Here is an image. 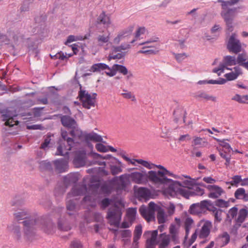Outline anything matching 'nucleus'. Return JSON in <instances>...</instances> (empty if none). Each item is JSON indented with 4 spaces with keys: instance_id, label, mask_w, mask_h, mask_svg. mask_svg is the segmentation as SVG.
<instances>
[{
    "instance_id": "1",
    "label": "nucleus",
    "mask_w": 248,
    "mask_h": 248,
    "mask_svg": "<svg viewBox=\"0 0 248 248\" xmlns=\"http://www.w3.org/2000/svg\"><path fill=\"white\" fill-rule=\"evenodd\" d=\"M188 180H186L180 182L177 181L171 182L168 186V187L163 190L165 194L174 197L181 195L185 198H188L190 196V192L188 189H191L192 187L195 184L196 180L191 179L188 176H184Z\"/></svg>"
},
{
    "instance_id": "2",
    "label": "nucleus",
    "mask_w": 248,
    "mask_h": 248,
    "mask_svg": "<svg viewBox=\"0 0 248 248\" xmlns=\"http://www.w3.org/2000/svg\"><path fill=\"white\" fill-rule=\"evenodd\" d=\"M134 31V26H129L127 28L120 31L117 35L113 38V42L114 44L118 45L121 42H124L122 44L114 48L115 52L121 51V50H125L131 47V37Z\"/></svg>"
},
{
    "instance_id": "3",
    "label": "nucleus",
    "mask_w": 248,
    "mask_h": 248,
    "mask_svg": "<svg viewBox=\"0 0 248 248\" xmlns=\"http://www.w3.org/2000/svg\"><path fill=\"white\" fill-rule=\"evenodd\" d=\"M87 191L85 185H75L72 188L71 191L67 194L66 199V207L69 211H74L75 203L74 201L77 200L78 196L83 195Z\"/></svg>"
},
{
    "instance_id": "4",
    "label": "nucleus",
    "mask_w": 248,
    "mask_h": 248,
    "mask_svg": "<svg viewBox=\"0 0 248 248\" xmlns=\"http://www.w3.org/2000/svg\"><path fill=\"white\" fill-rule=\"evenodd\" d=\"M62 140H60L59 146L57 148V155H65L68 154L69 151L71 150L74 143L73 139L67 137L68 133L66 131L62 130Z\"/></svg>"
},
{
    "instance_id": "5",
    "label": "nucleus",
    "mask_w": 248,
    "mask_h": 248,
    "mask_svg": "<svg viewBox=\"0 0 248 248\" xmlns=\"http://www.w3.org/2000/svg\"><path fill=\"white\" fill-rule=\"evenodd\" d=\"M61 120L64 126L72 129L70 135L73 138H79L81 136L82 131L77 127V122L73 118L68 116H62Z\"/></svg>"
},
{
    "instance_id": "6",
    "label": "nucleus",
    "mask_w": 248,
    "mask_h": 248,
    "mask_svg": "<svg viewBox=\"0 0 248 248\" xmlns=\"http://www.w3.org/2000/svg\"><path fill=\"white\" fill-rule=\"evenodd\" d=\"M237 64L236 58L235 56L227 55L223 57L222 62L218 68L213 69V72L217 73L218 76L224 72L225 69L232 71L231 66H234Z\"/></svg>"
},
{
    "instance_id": "7",
    "label": "nucleus",
    "mask_w": 248,
    "mask_h": 248,
    "mask_svg": "<svg viewBox=\"0 0 248 248\" xmlns=\"http://www.w3.org/2000/svg\"><path fill=\"white\" fill-rule=\"evenodd\" d=\"M158 205L153 202L148 204V206L142 205L139 209V212L142 217L147 222H150L155 218V212L157 209Z\"/></svg>"
},
{
    "instance_id": "8",
    "label": "nucleus",
    "mask_w": 248,
    "mask_h": 248,
    "mask_svg": "<svg viewBox=\"0 0 248 248\" xmlns=\"http://www.w3.org/2000/svg\"><path fill=\"white\" fill-rule=\"evenodd\" d=\"M227 48L230 52L238 54L242 50V43L235 33H232L226 41Z\"/></svg>"
},
{
    "instance_id": "9",
    "label": "nucleus",
    "mask_w": 248,
    "mask_h": 248,
    "mask_svg": "<svg viewBox=\"0 0 248 248\" xmlns=\"http://www.w3.org/2000/svg\"><path fill=\"white\" fill-rule=\"evenodd\" d=\"M150 181L156 185H167L170 183L171 180L168 179L165 175L158 174V172L150 170L147 172V182Z\"/></svg>"
},
{
    "instance_id": "10",
    "label": "nucleus",
    "mask_w": 248,
    "mask_h": 248,
    "mask_svg": "<svg viewBox=\"0 0 248 248\" xmlns=\"http://www.w3.org/2000/svg\"><path fill=\"white\" fill-rule=\"evenodd\" d=\"M122 212L117 206L110 207L108 212L107 218L111 225L118 227L121 220Z\"/></svg>"
},
{
    "instance_id": "11",
    "label": "nucleus",
    "mask_w": 248,
    "mask_h": 248,
    "mask_svg": "<svg viewBox=\"0 0 248 248\" xmlns=\"http://www.w3.org/2000/svg\"><path fill=\"white\" fill-rule=\"evenodd\" d=\"M7 36L9 38V40L12 39L15 42H17L27 38L28 36V34H26L25 29L12 28L7 31Z\"/></svg>"
},
{
    "instance_id": "12",
    "label": "nucleus",
    "mask_w": 248,
    "mask_h": 248,
    "mask_svg": "<svg viewBox=\"0 0 248 248\" xmlns=\"http://www.w3.org/2000/svg\"><path fill=\"white\" fill-rule=\"evenodd\" d=\"M128 181V175L124 174L119 177H114L109 181V183L114 186L117 190H119L125 189Z\"/></svg>"
},
{
    "instance_id": "13",
    "label": "nucleus",
    "mask_w": 248,
    "mask_h": 248,
    "mask_svg": "<svg viewBox=\"0 0 248 248\" xmlns=\"http://www.w3.org/2000/svg\"><path fill=\"white\" fill-rule=\"evenodd\" d=\"M78 96L84 108L90 109L94 106L95 96H92L85 91H80Z\"/></svg>"
},
{
    "instance_id": "14",
    "label": "nucleus",
    "mask_w": 248,
    "mask_h": 248,
    "mask_svg": "<svg viewBox=\"0 0 248 248\" xmlns=\"http://www.w3.org/2000/svg\"><path fill=\"white\" fill-rule=\"evenodd\" d=\"M158 231L154 230L152 231H146L143 236L146 238L145 248H155L157 244V236Z\"/></svg>"
},
{
    "instance_id": "15",
    "label": "nucleus",
    "mask_w": 248,
    "mask_h": 248,
    "mask_svg": "<svg viewBox=\"0 0 248 248\" xmlns=\"http://www.w3.org/2000/svg\"><path fill=\"white\" fill-rule=\"evenodd\" d=\"M202 186L208 190V196L212 199H217L225 193L223 189L217 185H203Z\"/></svg>"
},
{
    "instance_id": "16",
    "label": "nucleus",
    "mask_w": 248,
    "mask_h": 248,
    "mask_svg": "<svg viewBox=\"0 0 248 248\" xmlns=\"http://www.w3.org/2000/svg\"><path fill=\"white\" fill-rule=\"evenodd\" d=\"M132 181L137 184H146L147 183V173L145 171H136L128 174Z\"/></svg>"
},
{
    "instance_id": "17",
    "label": "nucleus",
    "mask_w": 248,
    "mask_h": 248,
    "mask_svg": "<svg viewBox=\"0 0 248 248\" xmlns=\"http://www.w3.org/2000/svg\"><path fill=\"white\" fill-rule=\"evenodd\" d=\"M118 155L120 156H121L124 160L127 161L128 162H129V163L133 165H136L135 162H137L140 164L142 165L143 166L148 169H153V166H155L154 164L145 160H143L141 159H131L125 155V152L124 151L121 152L120 153H119Z\"/></svg>"
},
{
    "instance_id": "18",
    "label": "nucleus",
    "mask_w": 248,
    "mask_h": 248,
    "mask_svg": "<svg viewBox=\"0 0 248 248\" xmlns=\"http://www.w3.org/2000/svg\"><path fill=\"white\" fill-rule=\"evenodd\" d=\"M135 194L137 198L140 201H146L152 197L150 189L145 187H140L135 190Z\"/></svg>"
},
{
    "instance_id": "19",
    "label": "nucleus",
    "mask_w": 248,
    "mask_h": 248,
    "mask_svg": "<svg viewBox=\"0 0 248 248\" xmlns=\"http://www.w3.org/2000/svg\"><path fill=\"white\" fill-rule=\"evenodd\" d=\"M25 235L27 239H30V236L33 235L34 230L36 228V221L34 219H27L23 222Z\"/></svg>"
},
{
    "instance_id": "20",
    "label": "nucleus",
    "mask_w": 248,
    "mask_h": 248,
    "mask_svg": "<svg viewBox=\"0 0 248 248\" xmlns=\"http://www.w3.org/2000/svg\"><path fill=\"white\" fill-rule=\"evenodd\" d=\"M87 155L84 150L77 152L76 156L74 159V164L77 167L84 166L87 164Z\"/></svg>"
},
{
    "instance_id": "21",
    "label": "nucleus",
    "mask_w": 248,
    "mask_h": 248,
    "mask_svg": "<svg viewBox=\"0 0 248 248\" xmlns=\"http://www.w3.org/2000/svg\"><path fill=\"white\" fill-rule=\"evenodd\" d=\"M201 223L202 225L199 233V237L201 239L206 238L210 233L212 223L209 220L202 221Z\"/></svg>"
},
{
    "instance_id": "22",
    "label": "nucleus",
    "mask_w": 248,
    "mask_h": 248,
    "mask_svg": "<svg viewBox=\"0 0 248 248\" xmlns=\"http://www.w3.org/2000/svg\"><path fill=\"white\" fill-rule=\"evenodd\" d=\"M171 241V237L169 234L165 233L160 234L157 240L158 248H168Z\"/></svg>"
},
{
    "instance_id": "23",
    "label": "nucleus",
    "mask_w": 248,
    "mask_h": 248,
    "mask_svg": "<svg viewBox=\"0 0 248 248\" xmlns=\"http://www.w3.org/2000/svg\"><path fill=\"white\" fill-rule=\"evenodd\" d=\"M110 34L104 32L98 34L95 39V44L99 47L107 45L109 43Z\"/></svg>"
},
{
    "instance_id": "24",
    "label": "nucleus",
    "mask_w": 248,
    "mask_h": 248,
    "mask_svg": "<svg viewBox=\"0 0 248 248\" xmlns=\"http://www.w3.org/2000/svg\"><path fill=\"white\" fill-rule=\"evenodd\" d=\"M96 24L98 25H103L107 28L109 27L111 22L109 16L106 14L105 12H102L96 19Z\"/></svg>"
},
{
    "instance_id": "25",
    "label": "nucleus",
    "mask_w": 248,
    "mask_h": 248,
    "mask_svg": "<svg viewBox=\"0 0 248 248\" xmlns=\"http://www.w3.org/2000/svg\"><path fill=\"white\" fill-rule=\"evenodd\" d=\"M233 69V71H231L224 75V76L227 81L234 80L243 74L241 68L238 66L234 67Z\"/></svg>"
},
{
    "instance_id": "26",
    "label": "nucleus",
    "mask_w": 248,
    "mask_h": 248,
    "mask_svg": "<svg viewBox=\"0 0 248 248\" xmlns=\"http://www.w3.org/2000/svg\"><path fill=\"white\" fill-rule=\"evenodd\" d=\"M115 236L120 235L122 238H123V241L124 244H126L127 243L129 242L130 241V237H131V232L129 230H124L118 231L117 230H112Z\"/></svg>"
},
{
    "instance_id": "27",
    "label": "nucleus",
    "mask_w": 248,
    "mask_h": 248,
    "mask_svg": "<svg viewBox=\"0 0 248 248\" xmlns=\"http://www.w3.org/2000/svg\"><path fill=\"white\" fill-rule=\"evenodd\" d=\"M54 164L56 170L59 173L64 172L68 169V161L65 159L56 160Z\"/></svg>"
},
{
    "instance_id": "28",
    "label": "nucleus",
    "mask_w": 248,
    "mask_h": 248,
    "mask_svg": "<svg viewBox=\"0 0 248 248\" xmlns=\"http://www.w3.org/2000/svg\"><path fill=\"white\" fill-rule=\"evenodd\" d=\"M237 13L236 8H234L229 9L226 12H222L221 15L226 22L230 23V20L232 21L233 18L236 16Z\"/></svg>"
},
{
    "instance_id": "29",
    "label": "nucleus",
    "mask_w": 248,
    "mask_h": 248,
    "mask_svg": "<svg viewBox=\"0 0 248 248\" xmlns=\"http://www.w3.org/2000/svg\"><path fill=\"white\" fill-rule=\"evenodd\" d=\"M237 64L248 70V55L246 52L239 54L236 58Z\"/></svg>"
},
{
    "instance_id": "30",
    "label": "nucleus",
    "mask_w": 248,
    "mask_h": 248,
    "mask_svg": "<svg viewBox=\"0 0 248 248\" xmlns=\"http://www.w3.org/2000/svg\"><path fill=\"white\" fill-rule=\"evenodd\" d=\"M210 212H212V215L214 217V223L217 224L220 222L222 219L223 213L222 210L215 207H212Z\"/></svg>"
},
{
    "instance_id": "31",
    "label": "nucleus",
    "mask_w": 248,
    "mask_h": 248,
    "mask_svg": "<svg viewBox=\"0 0 248 248\" xmlns=\"http://www.w3.org/2000/svg\"><path fill=\"white\" fill-rule=\"evenodd\" d=\"M237 214L238 217L235 218V221L240 226L248 217V210L245 208L241 209Z\"/></svg>"
},
{
    "instance_id": "32",
    "label": "nucleus",
    "mask_w": 248,
    "mask_h": 248,
    "mask_svg": "<svg viewBox=\"0 0 248 248\" xmlns=\"http://www.w3.org/2000/svg\"><path fill=\"white\" fill-rule=\"evenodd\" d=\"M1 119L3 121H5V125L6 126H13L14 125H17L18 123V121H15L12 116L8 113H2Z\"/></svg>"
},
{
    "instance_id": "33",
    "label": "nucleus",
    "mask_w": 248,
    "mask_h": 248,
    "mask_svg": "<svg viewBox=\"0 0 248 248\" xmlns=\"http://www.w3.org/2000/svg\"><path fill=\"white\" fill-rule=\"evenodd\" d=\"M79 179V174L77 173H70L65 176L64 182L66 185L76 183Z\"/></svg>"
},
{
    "instance_id": "34",
    "label": "nucleus",
    "mask_w": 248,
    "mask_h": 248,
    "mask_svg": "<svg viewBox=\"0 0 248 248\" xmlns=\"http://www.w3.org/2000/svg\"><path fill=\"white\" fill-rule=\"evenodd\" d=\"M95 148L99 152H107L110 151L112 152H116V149L110 146H105L102 143H98L95 145Z\"/></svg>"
},
{
    "instance_id": "35",
    "label": "nucleus",
    "mask_w": 248,
    "mask_h": 248,
    "mask_svg": "<svg viewBox=\"0 0 248 248\" xmlns=\"http://www.w3.org/2000/svg\"><path fill=\"white\" fill-rule=\"evenodd\" d=\"M114 68L116 71V72L118 71L119 73L124 75H126L128 74L127 76V78L128 79L133 77L132 74L131 73H128L127 68L124 66L116 64H114Z\"/></svg>"
},
{
    "instance_id": "36",
    "label": "nucleus",
    "mask_w": 248,
    "mask_h": 248,
    "mask_svg": "<svg viewBox=\"0 0 248 248\" xmlns=\"http://www.w3.org/2000/svg\"><path fill=\"white\" fill-rule=\"evenodd\" d=\"M194 224L193 220L189 217H186L184 221V227L186 231L185 237L187 238L189 235V231Z\"/></svg>"
},
{
    "instance_id": "37",
    "label": "nucleus",
    "mask_w": 248,
    "mask_h": 248,
    "mask_svg": "<svg viewBox=\"0 0 248 248\" xmlns=\"http://www.w3.org/2000/svg\"><path fill=\"white\" fill-rule=\"evenodd\" d=\"M85 138L87 140H91L94 142H101L103 139L102 137L96 133H91L86 134Z\"/></svg>"
},
{
    "instance_id": "38",
    "label": "nucleus",
    "mask_w": 248,
    "mask_h": 248,
    "mask_svg": "<svg viewBox=\"0 0 248 248\" xmlns=\"http://www.w3.org/2000/svg\"><path fill=\"white\" fill-rule=\"evenodd\" d=\"M14 216L15 219L19 221L22 219H27L28 217L29 214L27 211L20 209L18 211L14 214Z\"/></svg>"
},
{
    "instance_id": "39",
    "label": "nucleus",
    "mask_w": 248,
    "mask_h": 248,
    "mask_svg": "<svg viewBox=\"0 0 248 248\" xmlns=\"http://www.w3.org/2000/svg\"><path fill=\"white\" fill-rule=\"evenodd\" d=\"M240 0H217V2L221 3V6L224 10H226L228 7L238 2Z\"/></svg>"
},
{
    "instance_id": "40",
    "label": "nucleus",
    "mask_w": 248,
    "mask_h": 248,
    "mask_svg": "<svg viewBox=\"0 0 248 248\" xmlns=\"http://www.w3.org/2000/svg\"><path fill=\"white\" fill-rule=\"evenodd\" d=\"M232 100L240 104H248V95H240L239 94H236L232 98Z\"/></svg>"
},
{
    "instance_id": "41",
    "label": "nucleus",
    "mask_w": 248,
    "mask_h": 248,
    "mask_svg": "<svg viewBox=\"0 0 248 248\" xmlns=\"http://www.w3.org/2000/svg\"><path fill=\"white\" fill-rule=\"evenodd\" d=\"M137 210L135 208H129L126 210V217L128 221L133 222L135 218Z\"/></svg>"
},
{
    "instance_id": "42",
    "label": "nucleus",
    "mask_w": 248,
    "mask_h": 248,
    "mask_svg": "<svg viewBox=\"0 0 248 248\" xmlns=\"http://www.w3.org/2000/svg\"><path fill=\"white\" fill-rule=\"evenodd\" d=\"M108 68V65L103 63H98L93 64L90 69V71L93 72H100L102 70L106 69Z\"/></svg>"
},
{
    "instance_id": "43",
    "label": "nucleus",
    "mask_w": 248,
    "mask_h": 248,
    "mask_svg": "<svg viewBox=\"0 0 248 248\" xmlns=\"http://www.w3.org/2000/svg\"><path fill=\"white\" fill-rule=\"evenodd\" d=\"M156 211H157V219L158 220V223L159 224L163 223L165 222V213L163 209H162L160 206L158 205L157 209Z\"/></svg>"
},
{
    "instance_id": "44",
    "label": "nucleus",
    "mask_w": 248,
    "mask_h": 248,
    "mask_svg": "<svg viewBox=\"0 0 248 248\" xmlns=\"http://www.w3.org/2000/svg\"><path fill=\"white\" fill-rule=\"evenodd\" d=\"M189 211L191 214L193 215H199L202 212L199 203L192 204L189 208Z\"/></svg>"
},
{
    "instance_id": "45",
    "label": "nucleus",
    "mask_w": 248,
    "mask_h": 248,
    "mask_svg": "<svg viewBox=\"0 0 248 248\" xmlns=\"http://www.w3.org/2000/svg\"><path fill=\"white\" fill-rule=\"evenodd\" d=\"M146 29L144 27H139L136 31L134 38L130 41L131 43H134L136 41L140 39V35L144 34Z\"/></svg>"
},
{
    "instance_id": "46",
    "label": "nucleus",
    "mask_w": 248,
    "mask_h": 248,
    "mask_svg": "<svg viewBox=\"0 0 248 248\" xmlns=\"http://www.w3.org/2000/svg\"><path fill=\"white\" fill-rule=\"evenodd\" d=\"M117 162L120 165V166H118L116 165H111L110 166L111 173L113 175H117L122 172L123 171L122 168V162L119 160H117Z\"/></svg>"
},
{
    "instance_id": "47",
    "label": "nucleus",
    "mask_w": 248,
    "mask_h": 248,
    "mask_svg": "<svg viewBox=\"0 0 248 248\" xmlns=\"http://www.w3.org/2000/svg\"><path fill=\"white\" fill-rule=\"evenodd\" d=\"M196 98H200L206 101L211 100L213 102L216 101V97L213 96L209 95L204 92H200L196 95Z\"/></svg>"
},
{
    "instance_id": "48",
    "label": "nucleus",
    "mask_w": 248,
    "mask_h": 248,
    "mask_svg": "<svg viewBox=\"0 0 248 248\" xmlns=\"http://www.w3.org/2000/svg\"><path fill=\"white\" fill-rule=\"evenodd\" d=\"M142 226L141 225H139L136 226L134 231V237L133 240L136 242V241H139L140 239L142 234Z\"/></svg>"
},
{
    "instance_id": "49",
    "label": "nucleus",
    "mask_w": 248,
    "mask_h": 248,
    "mask_svg": "<svg viewBox=\"0 0 248 248\" xmlns=\"http://www.w3.org/2000/svg\"><path fill=\"white\" fill-rule=\"evenodd\" d=\"M201 208L202 211H204L205 209H207V210L210 211L212 209V206L211 202L208 200H203L201 201L200 203H199Z\"/></svg>"
},
{
    "instance_id": "50",
    "label": "nucleus",
    "mask_w": 248,
    "mask_h": 248,
    "mask_svg": "<svg viewBox=\"0 0 248 248\" xmlns=\"http://www.w3.org/2000/svg\"><path fill=\"white\" fill-rule=\"evenodd\" d=\"M242 181L240 175H235L232 177V181L227 182L226 184H230L233 186H238L239 183Z\"/></svg>"
},
{
    "instance_id": "51",
    "label": "nucleus",
    "mask_w": 248,
    "mask_h": 248,
    "mask_svg": "<svg viewBox=\"0 0 248 248\" xmlns=\"http://www.w3.org/2000/svg\"><path fill=\"white\" fill-rule=\"evenodd\" d=\"M214 139L216 140L218 142H219V145L223 148L226 149L228 152H230L231 150H232L230 145L226 142V141L228 140L224 139L222 140H221L218 139H217L215 138H214Z\"/></svg>"
},
{
    "instance_id": "52",
    "label": "nucleus",
    "mask_w": 248,
    "mask_h": 248,
    "mask_svg": "<svg viewBox=\"0 0 248 248\" xmlns=\"http://www.w3.org/2000/svg\"><path fill=\"white\" fill-rule=\"evenodd\" d=\"M154 165L155 166H153V168L154 167H156L157 168L159 169L160 170L157 171V172H158V174L168 176H173V174L169 170H168L163 166L160 165H156L155 164H154Z\"/></svg>"
},
{
    "instance_id": "53",
    "label": "nucleus",
    "mask_w": 248,
    "mask_h": 248,
    "mask_svg": "<svg viewBox=\"0 0 248 248\" xmlns=\"http://www.w3.org/2000/svg\"><path fill=\"white\" fill-rule=\"evenodd\" d=\"M230 237L229 234L227 232H224L218 238V240L221 242L222 246L227 245L230 241Z\"/></svg>"
},
{
    "instance_id": "54",
    "label": "nucleus",
    "mask_w": 248,
    "mask_h": 248,
    "mask_svg": "<svg viewBox=\"0 0 248 248\" xmlns=\"http://www.w3.org/2000/svg\"><path fill=\"white\" fill-rule=\"evenodd\" d=\"M40 169L42 171L50 170H52L51 165L49 162L42 161L40 162Z\"/></svg>"
},
{
    "instance_id": "55",
    "label": "nucleus",
    "mask_w": 248,
    "mask_h": 248,
    "mask_svg": "<svg viewBox=\"0 0 248 248\" xmlns=\"http://www.w3.org/2000/svg\"><path fill=\"white\" fill-rule=\"evenodd\" d=\"M193 143L195 145L205 146L208 144V142L200 137H195L193 139Z\"/></svg>"
},
{
    "instance_id": "56",
    "label": "nucleus",
    "mask_w": 248,
    "mask_h": 248,
    "mask_svg": "<svg viewBox=\"0 0 248 248\" xmlns=\"http://www.w3.org/2000/svg\"><path fill=\"white\" fill-rule=\"evenodd\" d=\"M245 193L246 191L244 188H238L234 192V197L236 199L242 200Z\"/></svg>"
},
{
    "instance_id": "57",
    "label": "nucleus",
    "mask_w": 248,
    "mask_h": 248,
    "mask_svg": "<svg viewBox=\"0 0 248 248\" xmlns=\"http://www.w3.org/2000/svg\"><path fill=\"white\" fill-rule=\"evenodd\" d=\"M191 189L193 190L192 193L196 195L202 196L204 193V190L197 185L195 184Z\"/></svg>"
},
{
    "instance_id": "58",
    "label": "nucleus",
    "mask_w": 248,
    "mask_h": 248,
    "mask_svg": "<svg viewBox=\"0 0 248 248\" xmlns=\"http://www.w3.org/2000/svg\"><path fill=\"white\" fill-rule=\"evenodd\" d=\"M88 37L86 36H85L84 37H77L75 36L74 35H69L67 39L65 42V44H67L68 43H70L72 42L76 41L77 40H83L87 39Z\"/></svg>"
},
{
    "instance_id": "59",
    "label": "nucleus",
    "mask_w": 248,
    "mask_h": 248,
    "mask_svg": "<svg viewBox=\"0 0 248 248\" xmlns=\"http://www.w3.org/2000/svg\"><path fill=\"white\" fill-rule=\"evenodd\" d=\"M87 156L89 157H91L93 159L103 158L104 159H108L111 156V155H107L103 157L101 155L94 152H92L90 154H88Z\"/></svg>"
},
{
    "instance_id": "60",
    "label": "nucleus",
    "mask_w": 248,
    "mask_h": 248,
    "mask_svg": "<svg viewBox=\"0 0 248 248\" xmlns=\"http://www.w3.org/2000/svg\"><path fill=\"white\" fill-rule=\"evenodd\" d=\"M158 40H159V38L158 37H155L154 38H151L149 40H148V41H146L145 42H143V43H140L139 44V45H140V46L145 45L142 47L143 49H145L146 48H150V47H153L152 46L148 45L149 44H150V43H154V42H156L158 41Z\"/></svg>"
},
{
    "instance_id": "61",
    "label": "nucleus",
    "mask_w": 248,
    "mask_h": 248,
    "mask_svg": "<svg viewBox=\"0 0 248 248\" xmlns=\"http://www.w3.org/2000/svg\"><path fill=\"white\" fill-rule=\"evenodd\" d=\"M237 213H238L237 208H236L235 207H233L231 208L229 210L228 213L227 214L228 217H229V218L231 217L232 219L234 218V217H235V218H236Z\"/></svg>"
},
{
    "instance_id": "62",
    "label": "nucleus",
    "mask_w": 248,
    "mask_h": 248,
    "mask_svg": "<svg viewBox=\"0 0 248 248\" xmlns=\"http://www.w3.org/2000/svg\"><path fill=\"white\" fill-rule=\"evenodd\" d=\"M124 93H121L122 96L125 99H130L132 101H135L136 98L135 95L130 92L124 91Z\"/></svg>"
},
{
    "instance_id": "63",
    "label": "nucleus",
    "mask_w": 248,
    "mask_h": 248,
    "mask_svg": "<svg viewBox=\"0 0 248 248\" xmlns=\"http://www.w3.org/2000/svg\"><path fill=\"white\" fill-rule=\"evenodd\" d=\"M226 79H224L223 78H219L218 80H208L207 83L208 84H219L222 85L225 84L227 82Z\"/></svg>"
},
{
    "instance_id": "64",
    "label": "nucleus",
    "mask_w": 248,
    "mask_h": 248,
    "mask_svg": "<svg viewBox=\"0 0 248 248\" xmlns=\"http://www.w3.org/2000/svg\"><path fill=\"white\" fill-rule=\"evenodd\" d=\"M221 30V28L219 25H215L211 29V32L212 34H214L215 36H218Z\"/></svg>"
}]
</instances>
